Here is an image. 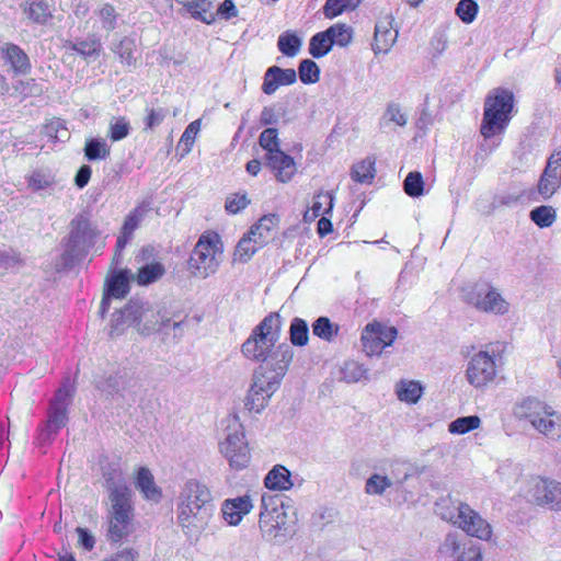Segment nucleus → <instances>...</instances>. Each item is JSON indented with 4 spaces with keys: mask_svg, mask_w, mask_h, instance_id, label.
<instances>
[{
    "mask_svg": "<svg viewBox=\"0 0 561 561\" xmlns=\"http://www.w3.org/2000/svg\"><path fill=\"white\" fill-rule=\"evenodd\" d=\"M214 513V497L209 486L195 478L186 480L175 501L176 525L182 533L190 539H198Z\"/></svg>",
    "mask_w": 561,
    "mask_h": 561,
    "instance_id": "f257e3e1",
    "label": "nucleus"
},
{
    "mask_svg": "<svg viewBox=\"0 0 561 561\" xmlns=\"http://www.w3.org/2000/svg\"><path fill=\"white\" fill-rule=\"evenodd\" d=\"M104 479L111 503L107 538L112 542H118L133 530L131 491L121 470L114 469L111 472H105Z\"/></svg>",
    "mask_w": 561,
    "mask_h": 561,
    "instance_id": "f03ea898",
    "label": "nucleus"
},
{
    "mask_svg": "<svg viewBox=\"0 0 561 561\" xmlns=\"http://www.w3.org/2000/svg\"><path fill=\"white\" fill-rule=\"evenodd\" d=\"M280 314L278 311L267 314L241 345L242 355L252 362L262 363L267 370L278 367L280 352Z\"/></svg>",
    "mask_w": 561,
    "mask_h": 561,
    "instance_id": "7ed1b4c3",
    "label": "nucleus"
},
{
    "mask_svg": "<svg viewBox=\"0 0 561 561\" xmlns=\"http://www.w3.org/2000/svg\"><path fill=\"white\" fill-rule=\"evenodd\" d=\"M514 93L505 88L492 89L484 99L480 134L490 139L503 134L512 119Z\"/></svg>",
    "mask_w": 561,
    "mask_h": 561,
    "instance_id": "20e7f679",
    "label": "nucleus"
},
{
    "mask_svg": "<svg viewBox=\"0 0 561 561\" xmlns=\"http://www.w3.org/2000/svg\"><path fill=\"white\" fill-rule=\"evenodd\" d=\"M268 491L261 496L259 527L266 541H274L280 534V463L275 465L264 479Z\"/></svg>",
    "mask_w": 561,
    "mask_h": 561,
    "instance_id": "39448f33",
    "label": "nucleus"
},
{
    "mask_svg": "<svg viewBox=\"0 0 561 561\" xmlns=\"http://www.w3.org/2000/svg\"><path fill=\"white\" fill-rule=\"evenodd\" d=\"M506 352V343L490 342L482 350L474 353L468 362L466 378L474 388H484L492 383L496 376L499 366L503 363Z\"/></svg>",
    "mask_w": 561,
    "mask_h": 561,
    "instance_id": "423d86ee",
    "label": "nucleus"
},
{
    "mask_svg": "<svg viewBox=\"0 0 561 561\" xmlns=\"http://www.w3.org/2000/svg\"><path fill=\"white\" fill-rule=\"evenodd\" d=\"M225 424V437L219 442V451L232 469L242 470L251 460L243 425L237 415H229Z\"/></svg>",
    "mask_w": 561,
    "mask_h": 561,
    "instance_id": "0eeeda50",
    "label": "nucleus"
},
{
    "mask_svg": "<svg viewBox=\"0 0 561 561\" xmlns=\"http://www.w3.org/2000/svg\"><path fill=\"white\" fill-rule=\"evenodd\" d=\"M520 417L528 420L541 434L561 439V414L537 398H526L517 407Z\"/></svg>",
    "mask_w": 561,
    "mask_h": 561,
    "instance_id": "6e6552de",
    "label": "nucleus"
},
{
    "mask_svg": "<svg viewBox=\"0 0 561 561\" xmlns=\"http://www.w3.org/2000/svg\"><path fill=\"white\" fill-rule=\"evenodd\" d=\"M73 386L67 379L56 391L48 408L47 420L39 430L37 440L39 444L49 442L68 421V408L72 402Z\"/></svg>",
    "mask_w": 561,
    "mask_h": 561,
    "instance_id": "1a4fd4ad",
    "label": "nucleus"
},
{
    "mask_svg": "<svg viewBox=\"0 0 561 561\" xmlns=\"http://www.w3.org/2000/svg\"><path fill=\"white\" fill-rule=\"evenodd\" d=\"M279 386L280 374L278 370H267L266 367H259L245 398V408L251 412L260 413Z\"/></svg>",
    "mask_w": 561,
    "mask_h": 561,
    "instance_id": "9d476101",
    "label": "nucleus"
},
{
    "mask_svg": "<svg viewBox=\"0 0 561 561\" xmlns=\"http://www.w3.org/2000/svg\"><path fill=\"white\" fill-rule=\"evenodd\" d=\"M100 232L85 216L79 215L70 222V233L65 245V255L69 260H78L84 256L92 248Z\"/></svg>",
    "mask_w": 561,
    "mask_h": 561,
    "instance_id": "9b49d317",
    "label": "nucleus"
},
{
    "mask_svg": "<svg viewBox=\"0 0 561 561\" xmlns=\"http://www.w3.org/2000/svg\"><path fill=\"white\" fill-rule=\"evenodd\" d=\"M454 508L456 513L447 517L453 525L461 529L468 536L482 541H490L493 538L491 524L468 503L457 502Z\"/></svg>",
    "mask_w": 561,
    "mask_h": 561,
    "instance_id": "f8f14e48",
    "label": "nucleus"
},
{
    "mask_svg": "<svg viewBox=\"0 0 561 561\" xmlns=\"http://www.w3.org/2000/svg\"><path fill=\"white\" fill-rule=\"evenodd\" d=\"M221 255L217 236L214 238L203 236L194 248L190 266L197 277L206 278L217 271Z\"/></svg>",
    "mask_w": 561,
    "mask_h": 561,
    "instance_id": "ddd939ff",
    "label": "nucleus"
},
{
    "mask_svg": "<svg viewBox=\"0 0 561 561\" xmlns=\"http://www.w3.org/2000/svg\"><path fill=\"white\" fill-rule=\"evenodd\" d=\"M398 337V329L374 320L365 325L360 335L364 352L368 356H379Z\"/></svg>",
    "mask_w": 561,
    "mask_h": 561,
    "instance_id": "4468645a",
    "label": "nucleus"
},
{
    "mask_svg": "<svg viewBox=\"0 0 561 561\" xmlns=\"http://www.w3.org/2000/svg\"><path fill=\"white\" fill-rule=\"evenodd\" d=\"M125 319L128 324H134L142 334H149L165 325L163 318L149 304L130 301L118 317Z\"/></svg>",
    "mask_w": 561,
    "mask_h": 561,
    "instance_id": "2eb2a0df",
    "label": "nucleus"
},
{
    "mask_svg": "<svg viewBox=\"0 0 561 561\" xmlns=\"http://www.w3.org/2000/svg\"><path fill=\"white\" fill-rule=\"evenodd\" d=\"M526 496L535 505L548 506L561 511V482L550 478H533L527 488Z\"/></svg>",
    "mask_w": 561,
    "mask_h": 561,
    "instance_id": "dca6fc26",
    "label": "nucleus"
},
{
    "mask_svg": "<svg viewBox=\"0 0 561 561\" xmlns=\"http://www.w3.org/2000/svg\"><path fill=\"white\" fill-rule=\"evenodd\" d=\"M439 554L451 561H483L480 545L471 540H461L457 534L449 533L438 548Z\"/></svg>",
    "mask_w": 561,
    "mask_h": 561,
    "instance_id": "f3484780",
    "label": "nucleus"
},
{
    "mask_svg": "<svg viewBox=\"0 0 561 561\" xmlns=\"http://www.w3.org/2000/svg\"><path fill=\"white\" fill-rule=\"evenodd\" d=\"M561 188V147L547 160L537 183V191L543 199L551 198Z\"/></svg>",
    "mask_w": 561,
    "mask_h": 561,
    "instance_id": "a211bd4d",
    "label": "nucleus"
},
{
    "mask_svg": "<svg viewBox=\"0 0 561 561\" xmlns=\"http://www.w3.org/2000/svg\"><path fill=\"white\" fill-rule=\"evenodd\" d=\"M261 148L264 153V165L268 167L277 181H280V142L278 138V129L271 127L264 129L259 138Z\"/></svg>",
    "mask_w": 561,
    "mask_h": 561,
    "instance_id": "6ab92c4d",
    "label": "nucleus"
},
{
    "mask_svg": "<svg viewBox=\"0 0 561 561\" xmlns=\"http://www.w3.org/2000/svg\"><path fill=\"white\" fill-rule=\"evenodd\" d=\"M469 301L482 312L504 314L508 311V302L493 287L480 289L477 297H470Z\"/></svg>",
    "mask_w": 561,
    "mask_h": 561,
    "instance_id": "aec40b11",
    "label": "nucleus"
},
{
    "mask_svg": "<svg viewBox=\"0 0 561 561\" xmlns=\"http://www.w3.org/2000/svg\"><path fill=\"white\" fill-rule=\"evenodd\" d=\"M129 274L127 270L119 271L106 280V288L102 298L100 310L104 314L110 308L112 298L122 299L129 293Z\"/></svg>",
    "mask_w": 561,
    "mask_h": 561,
    "instance_id": "412c9836",
    "label": "nucleus"
},
{
    "mask_svg": "<svg viewBox=\"0 0 561 561\" xmlns=\"http://www.w3.org/2000/svg\"><path fill=\"white\" fill-rule=\"evenodd\" d=\"M252 508V499L248 494L234 499H227L221 504L222 518L228 525L238 526Z\"/></svg>",
    "mask_w": 561,
    "mask_h": 561,
    "instance_id": "4be33fe9",
    "label": "nucleus"
},
{
    "mask_svg": "<svg viewBox=\"0 0 561 561\" xmlns=\"http://www.w3.org/2000/svg\"><path fill=\"white\" fill-rule=\"evenodd\" d=\"M0 54L15 75H27L31 71L30 58L20 46L5 43L0 47Z\"/></svg>",
    "mask_w": 561,
    "mask_h": 561,
    "instance_id": "5701e85b",
    "label": "nucleus"
},
{
    "mask_svg": "<svg viewBox=\"0 0 561 561\" xmlns=\"http://www.w3.org/2000/svg\"><path fill=\"white\" fill-rule=\"evenodd\" d=\"M279 222L277 214L264 215L250 228V234L256 237L259 244L265 245L277 237Z\"/></svg>",
    "mask_w": 561,
    "mask_h": 561,
    "instance_id": "b1692460",
    "label": "nucleus"
},
{
    "mask_svg": "<svg viewBox=\"0 0 561 561\" xmlns=\"http://www.w3.org/2000/svg\"><path fill=\"white\" fill-rule=\"evenodd\" d=\"M398 31L392 28L388 20L379 21L375 26L374 49L376 53H387L397 41Z\"/></svg>",
    "mask_w": 561,
    "mask_h": 561,
    "instance_id": "393cba45",
    "label": "nucleus"
},
{
    "mask_svg": "<svg viewBox=\"0 0 561 561\" xmlns=\"http://www.w3.org/2000/svg\"><path fill=\"white\" fill-rule=\"evenodd\" d=\"M136 488L148 501L158 503L162 497L161 490L156 485L153 476L148 468L141 467L138 469Z\"/></svg>",
    "mask_w": 561,
    "mask_h": 561,
    "instance_id": "a878e982",
    "label": "nucleus"
},
{
    "mask_svg": "<svg viewBox=\"0 0 561 561\" xmlns=\"http://www.w3.org/2000/svg\"><path fill=\"white\" fill-rule=\"evenodd\" d=\"M27 185L35 193L51 194L56 186L55 175L49 170H34L27 178Z\"/></svg>",
    "mask_w": 561,
    "mask_h": 561,
    "instance_id": "bb28decb",
    "label": "nucleus"
},
{
    "mask_svg": "<svg viewBox=\"0 0 561 561\" xmlns=\"http://www.w3.org/2000/svg\"><path fill=\"white\" fill-rule=\"evenodd\" d=\"M334 206L333 192L320 191L313 196L311 207L306 211L305 217L313 220L320 216H327L332 213Z\"/></svg>",
    "mask_w": 561,
    "mask_h": 561,
    "instance_id": "cd10ccee",
    "label": "nucleus"
},
{
    "mask_svg": "<svg viewBox=\"0 0 561 561\" xmlns=\"http://www.w3.org/2000/svg\"><path fill=\"white\" fill-rule=\"evenodd\" d=\"M26 18L36 24H45L51 19L49 5L43 0H31L23 4Z\"/></svg>",
    "mask_w": 561,
    "mask_h": 561,
    "instance_id": "c85d7f7f",
    "label": "nucleus"
},
{
    "mask_svg": "<svg viewBox=\"0 0 561 561\" xmlns=\"http://www.w3.org/2000/svg\"><path fill=\"white\" fill-rule=\"evenodd\" d=\"M257 241L255 236L250 234V231L244 234L236 247L234 261L248 262L260 248L264 247Z\"/></svg>",
    "mask_w": 561,
    "mask_h": 561,
    "instance_id": "c756f323",
    "label": "nucleus"
},
{
    "mask_svg": "<svg viewBox=\"0 0 561 561\" xmlns=\"http://www.w3.org/2000/svg\"><path fill=\"white\" fill-rule=\"evenodd\" d=\"M151 210L150 201H142L139 203L125 218L122 229L127 234H133L138 228L139 224L145 219L146 215Z\"/></svg>",
    "mask_w": 561,
    "mask_h": 561,
    "instance_id": "7c9ffc66",
    "label": "nucleus"
},
{
    "mask_svg": "<svg viewBox=\"0 0 561 561\" xmlns=\"http://www.w3.org/2000/svg\"><path fill=\"white\" fill-rule=\"evenodd\" d=\"M333 47V41L325 31L316 33L309 42V54L313 58H322L328 55Z\"/></svg>",
    "mask_w": 561,
    "mask_h": 561,
    "instance_id": "2f4dec72",
    "label": "nucleus"
},
{
    "mask_svg": "<svg viewBox=\"0 0 561 561\" xmlns=\"http://www.w3.org/2000/svg\"><path fill=\"white\" fill-rule=\"evenodd\" d=\"M375 160L366 158L356 162L351 170V178L356 183H371L375 178Z\"/></svg>",
    "mask_w": 561,
    "mask_h": 561,
    "instance_id": "473e14b6",
    "label": "nucleus"
},
{
    "mask_svg": "<svg viewBox=\"0 0 561 561\" xmlns=\"http://www.w3.org/2000/svg\"><path fill=\"white\" fill-rule=\"evenodd\" d=\"M84 157L89 161L104 160L111 153V147L105 139L90 138L85 141Z\"/></svg>",
    "mask_w": 561,
    "mask_h": 561,
    "instance_id": "72a5a7b5",
    "label": "nucleus"
},
{
    "mask_svg": "<svg viewBox=\"0 0 561 561\" xmlns=\"http://www.w3.org/2000/svg\"><path fill=\"white\" fill-rule=\"evenodd\" d=\"M423 393V387L417 381H400L397 385V396L400 401L416 403Z\"/></svg>",
    "mask_w": 561,
    "mask_h": 561,
    "instance_id": "f704fd0d",
    "label": "nucleus"
},
{
    "mask_svg": "<svg viewBox=\"0 0 561 561\" xmlns=\"http://www.w3.org/2000/svg\"><path fill=\"white\" fill-rule=\"evenodd\" d=\"M130 129V122L127 117L115 116L108 123L107 136L113 142L121 141L129 136Z\"/></svg>",
    "mask_w": 561,
    "mask_h": 561,
    "instance_id": "c9c22d12",
    "label": "nucleus"
},
{
    "mask_svg": "<svg viewBox=\"0 0 561 561\" xmlns=\"http://www.w3.org/2000/svg\"><path fill=\"white\" fill-rule=\"evenodd\" d=\"M164 274V267L161 263L146 264L139 268L135 279L138 285L146 286L160 279Z\"/></svg>",
    "mask_w": 561,
    "mask_h": 561,
    "instance_id": "e433bc0d",
    "label": "nucleus"
},
{
    "mask_svg": "<svg viewBox=\"0 0 561 561\" xmlns=\"http://www.w3.org/2000/svg\"><path fill=\"white\" fill-rule=\"evenodd\" d=\"M360 0H327L323 5V14L327 19H334L345 11L355 10Z\"/></svg>",
    "mask_w": 561,
    "mask_h": 561,
    "instance_id": "4c0bfd02",
    "label": "nucleus"
},
{
    "mask_svg": "<svg viewBox=\"0 0 561 561\" xmlns=\"http://www.w3.org/2000/svg\"><path fill=\"white\" fill-rule=\"evenodd\" d=\"M312 332L316 336L331 342L339 335L340 327L332 323L328 317H320L313 322Z\"/></svg>",
    "mask_w": 561,
    "mask_h": 561,
    "instance_id": "58836bf2",
    "label": "nucleus"
},
{
    "mask_svg": "<svg viewBox=\"0 0 561 561\" xmlns=\"http://www.w3.org/2000/svg\"><path fill=\"white\" fill-rule=\"evenodd\" d=\"M529 217L539 228L551 227L557 219V211L552 206L541 205L534 208Z\"/></svg>",
    "mask_w": 561,
    "mask_h": 561,
    "instance_id": "ea45409f",
    "label": "nucleus"
},
{
    "mask_svg": "<svg viewBox=\"0 0 561 561\" xmlns=\"http://www.w3.org/2000/svg\"><path fill=\"white\" fill-rule=\"evenodd\" d=\"M329 36L333 41V45L340 47L347 46L353 39V30L345 23H335L327 28Z\"/></svg>",
    "mask_w": 561,
    "mask_h": 561,
    "instance_id": "a19ab883",
    "label": "nucleus"
},
{
    "mask_svg": "<svg viewBox=\"0 0 561 561\" xmlns=\"http://www.w3.org/2000/svg\"><path fill=\"white\" fill-rule=\"evenodd\" d=\"M298 76L304 84H313L320 80V68L312 59H304L298 66Z\"/></svg>",
    "mask_w": 561,
    "mask_h": 561,
    "instance_id": "79ce46f5",
    "label": "nucleus"
},
{
    "mask_svg": "<svg viewBox=\"0 0 561 561\" xmlns=\"http://www.w3.org/2000/svg\"><path fill=\"white\" fill-rule=\"evenodd\" d=\"M210 3L206 0H193L186 2L187 11L192 14L193 18L203 21L206 24H210L214 22L215 16L209 11Z\"/></svg>",
    "mask_w": 561,
    "mask_h": 561,
    "instance_id": "37998d69",
    "label": "nucleus"
},
{
    "mask_svg": "<svg viewBox=\"0 0 561 561\" xmlns=\"http://www.w3.org/2000/svg\"><path fill=\"white\" fill-rule=\"evenodd\" d=\"M480 424L481 420L477 415L462 416L453 421L448 426V431L451 434H466L470 431L477 430Z\"/></svg>",
    "mask_w": 561,
    "mask_h": 561,
    "instance_id": "c03bdc74",
    "label": "nucleus"
},
{
    "mask_svg": "<svg viewBox=\"0 0 561 561\" xmlns=\"http://www.w3.org/2000/svg\"><path fill=\"white\" fill-rule=\"evenodd\" d=\"M404 193L410 197H420L424 193L423 176L417 171L410 172L403 182Z\"/></svg>",
    "mask_w": 561,
    "mask_h": 561,
    "instance_id": "a18cd8bd",
    "label": "nucleus"
},
{
    "mask_svg": "<svg viewBox=\"0 0 561 561\" xmlns=\"http://www.w3.org/2000/svg\"><path fill=\"white\" fill-rule=\"evenodd\" d=\"M309 330L305 320L295 318L290 325V342L296 346H304L308 343Z\"/></svg>",
    "mask_w": 561,
    "mask_h": 561,
    "instance_id": "49530a36",
    "label": "nucleus"
},
{
    "mask_svg": "<svg viewBox=\"0 0 561 561\" xmlns=\"http://www.w3.org/2000/svg\"><path fill=\"white\" fill-rule=\"evenodd\" d=\"M69 47L83 57H91L99 55L101 43L96 38H88L72 42Z\"/></svg>",
    "mask_w": 561,
    "mask_h": 561,
    "instance_id": "de8ad7c7",
    "label": "nucleus"
},
{
    "mask_svg": "<svg viewBox=\"0 0 561 561\" xmlns=\"http://www.w3.org/2000/svg\"><path fill=\"white\" fill-rule=\"evenodd\" d=\"M135 41L129 37H124L118 45L114 48V53L118 55L121 61L127 66L135 65Z\"/></svg>",
    "mask_w": 561,
    "mask_h": 561,
    "instance_id": "09e8293b",
    "label": "nucleus"
},
{
    "mask_svg": "<svg viewBox=\"0 0 561 561\" xmlns=\"http://www.w3.org/2000/svg\"><path fill=\"white\" fill-rule=\"evenodd\" d=\"M478 3L473 0H460L456 8V14L463 23H471L478 14Z\"/></svg>",
    "mask_w": 561,
    "mask_h": 561,
    "instance_id": "8fccbe9b",
    "label": "nucleus"
},
{
    "mask_svg": "<svg viewBox=\"0 0 561 561\" xmlns=\"http://www.w3.org/2000/svg\"><path fill=\"white\" fill-rule=\"evenodd\" d=\"M280 85V67L273 66L267 69L264 76L262 90L265 94H273Z\"/></svg>",
    "mask_w": 561,
    "mask_h": 561,
    "instance_id": "3c124183",
    "label": "nucleus"
},
{
    "mask_svg": "<svg viewBox=\"0 0 561 561\" xmlns=\"http://www.w3.org/2000/svg\"><path fill=\"white\" fill-rule=\"evenodd\" d=\"M250 204L245 193L230 194L226 198L225 208L229 214H238Z\"/></svg>",
    "mask_w": 561,
    "mask_h": 561,
    "instance_id": "603ef678",
    "label": "nucleus"
},
{
    "mask_svg": "<svg viewBox=\"0 0 561 561\" xmlns=\"http://www.w3.org/2000/svg\"><path fill=\"white\" fill-rule=\"evenodd\" d=\"M391 485L390 479L380 474H373L366 482L365 491L367 494H382Z\"/></svg>",
    "mask_w": 561,
    "mask_h": 561,
    "instance_id": "864d4df0",
    "label": "nucleus"
},
{
    "mask_svg": "<svg viewBox=\"0 0 561 561\" xmlns=\"http://www.w3.org/2000/svg\"><path fill=\"white\" fill-rule=\"evenodd\" d=\"M98 14L102 23V27L105 31L111 32L116 27L117 14L115 12V8L112 4L105 3L99 10Z\"/></svg>",
    "mask_w": 561,
    "mask_h": 561,
    "instance_id": "5fc2aeb1",
    "label": "nucleus"
},
{
    "mask_svg": "<svg viewBox=\"0 0 561 561\" xmlns=\"http://www.w3.org/2000/svg\"><path fill=\"white\" fill-rule=\"evenodd\" d=\"M199 121L192 122L184 130L180 138L179 146L183 147L185 153L190 152L199 131Z\"/></svg>",
    "mask_w": 561,
    "mask_h": 561,
    "instance_id": "6e6d98bb",
    "label": "nucleus"
},
{
    "mask_svg": "<svg viewBox=\"0 0 561 561\" xmlns=\"http://www.w3.org/2000/svg\"><path fill=\"white\" fill-rule=\"evenodd\" d=\"M21 256L13 250L0 249V270H10L22 265Z\"/></svg>",
    "mask_w": 561,
    "mask_h": 561,
    "instance_id": "4d7b16f0",
    "label": "nucleus"
},
{
    "mask_svg": "<svg viewBox=\"0 0 561 561\" xmlns=\"http://www.w3.org/2000/svg\"><path fill=\"white\" fill-rule=\"evenodd\" d=\"M301 46V41L294 34L283 36V54L295 56Z\"/></svg>",
    "mask_w": 561,
    "mask_h": 561,
    "instance_id": "13d9d810",
    "label": "nucleus"
},
{
    "mask_svg": "<svg viewBox=\"0 0 561 561\" xmlns=\"http://www.w3.org/2000/svg\"><path fill=\"white\" fill-rule=\"evenodd\" d=\"M165 117V111L163 108H151L148 111V115L145 121L146 129H152L159 126Z\"/></svg>",
    "mask_w": 561,
    "mask_h": 561,
    "instance_id": "bf43d9fd",
    "label": "nucleus"
},
{
    "mask_svg": "<svg viewBox=\"0 0 561 561\" xmlns=\"http://www.w3.org/2000/svg\"><path fill=\"white\" fill-rule=\"evenodd\" d=\"M76 531L78 534L79 546H81L83 549L88 551L92 550L95 546L94 536L87 528L82 527H78Z\"/></svg>",
    "mask_w": 561,
    "mask_h": 561,
    "instance_id": "052dcab7",
    "label": "nucleus"
},
{
    "mask_svg": "<svg viewBox=\"0 0 561 561\" xmlns=\"http://www.w3.org/2000/svg\"><path fill=\"white\" fill-rule=\"evenodd\" d=\"M386 116L390 122L396 123L398 126H404L407 124V116L397 104L388 105Z\"/></svg>",
    "mask_w": 561,
    "mask_h": 561,
    "instance_id": "680f3d73",
    "label": "nucleus"
},
{
    "mask_svg": "<svg viewBox=\"0 0 561 561\" xmlns=\"http://www.w3.org/2000/svg\"><path fill=\"white\" fill-rule=\"evenodd\" d=\"M124 312V309L115 312L112 318L111 331L110 334L112 336L119 335L124 332V330L133 324H128L126 318L119 319L118 317Z\"/></svg>",
    "mask_w": 561,
    "mask_h": 561,
    "instance_id": "e2e57ef3",
    "label": "nucleus"
},
{
    "mask_svg": "<svg viewBox=\"0 0 561 561\" xmlns=\"http://www.w3.org/2000/svg\"><path fill=\"white\" fill-rule=\"evenodd\" d=\"M296 164L294 159L283 152V183L290 180L296 173Z\"/></svg>",
    "mask_w": 561,
    "mask_h": 561,
    "instance_id": "0e129e2a",
    "label": "nucleus"
},
{
    "mask_svg": "<svg viewBox=\"0 0 561 561\" xmlns=\"http://www.w3.org/2000/svg\"><path fill=\"white\" fill-rule=\"evenodd\" d=\"M138 552L131 548H126L114 556H112L110 559L104 561H137Z\"/></svg>",
    "mask_w": 561,
    "mask_h": 561,
    "instance_id": "69168bd1",
    "label": "nucleus"
},
{
    "mask_svg": "<svg viewBox=\"0 0 561 561\" xmlns=\"http://www.w3.org/2000/svg\"><path fill=\"white\" fill-rule=\"evenodd\" d=\"M217 13L229 20L231 18L237 16L238 11L234 3L231 0H225L217 9Z\"/></svg>",
    "mask_w": 561,
    "mask_h": 561,
    "instance_id": "338daca9",
    "label": "nucleus"
},
{
    "mask_svg": "<svg viewBox=\"0 0 561 561\" xmlns=\"http://www.w3.org/2000/svg\"><path fill=\"white\" fill-rule=\"evenodd\" d=\"M91 173H92V170L89 165H82L76 174V178H75L76 185L79 188L84 187L91 178Z\"/></svg>",
    "mask_w": 561,
    "mask_h": 561,
    "instance_id": "774afa93",
    "label": "nucleus"
}]
</instances>
